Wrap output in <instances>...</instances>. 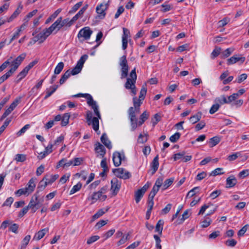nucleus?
I'll return each instance as SVG.
<instances>
[{
    "mask_svg": "<svg viewBox=\"0 0 249 249\" xmlns=\"http://www.w3.org/2000/svg\"><path fill=\"white\" fill-rule=\"evenodd\" d=\"M58 85H53L52 87H50L49 89H47L46 95H45L44 99H46L48 97H49L52 94H53L58 88Z\"/></svg>",
    "mask_w": 249,
    "mask_h": 249,
    "instance_id": "nucleus-31",
    "label": "nucleus"
},
{
    "mask_svg": "<svg viewBox=\"0 0 249 249\" xmlns=\"http://www.w3.org/2000/svg\"><path fill=\"white\" fill-rule=\"evenodd\" d=\"M237 98H238V94L233 93L232 95L229 96L228 97V99H227V101L228 102L227 104H230L232 102L234 101Z\"/></svg>",
    "mask_w": 249,
    "mask_h": 249,
    "instance_id": "nucleus-62",
    "label": "nucleus"
},
{
    "mask_svg": "<svg viewBox=\"0 0 249 249\" xmlns=\"http://www.w3.org/2000/svg\"><path fill=\"white\" fill-rule=\"evenodd\" d=\"M49 231V228H46L39 231L34 236L33 239L35 240H39L42 238L44 235Z\"/></svg>",
    "mask_w": 249,
    "mask_h": 249,
    "instance_id": "nucleus-21",
    "label": "nucleus"
},
{
    "mask_svg": "<svg viewBox=\"0 0 249 249\" xmlns=\"http://www.w3.org/2000/svg\"><path fill=\"white\" fill-rule=\"evenodd\" d=\"M50 35V33L46 28L43 30L41 32L38 34L35 37V42L38 41L39 43H41L44 42L47 37H48Z\"/></svg>",
    "mask_w": 249,
    "mask_h": 249,
    "instance_id": "nucleus-16",
    "label": "nucleus"
},
{
    "mask_svg": "<svg viewBox=\"0 0 249 249\" xmlns=\"http://www.w3.org/2000/svg\"><path fill=\"white\" fill-rule=\"evenodd\" d=\"M73 97H84L87 100V103L91 106L93 109L96 117L92 118V113L90 111H87L86 113V120L88 125L92 124L93 129L96 132L99 130V119H101V116L99 110L98 106L95 101L93 100L92 96L88 93H78L72 95Z\"/></svg>",
    "mask_w": 249,
    "mask_h": 249,
    "instance_id": "nucleus-2",
    "label": "nucleus"
},
{
    "mask_svg": "<svg viewBox=\"0 0 249 249\" xmlns=\"http://www.w3.org/2000/svg\"><path fill=\"white\" fill-rule=\"evenodd\" d=\"M130 232H127L126 234H124L123 231L119 230L118 231L115 235L116 238H119L120 239L117 242V246L118 247L124 245L127 241L130 238Z\"/></svg>",
    "mask_w": 249,
    "mask_h": 249,
    "instance_id": "nucleus-5",
    "label": "nucleus"
},
{
    "mask_svg": "<svg viewBox=\"0 0 249 249\" xmlns=\"http://www.w3.org/2000/svg\"><path fill=\"white\" fill-rule=\"evenodd\" d=\"M12 221L9 220H6L1 223L0 229L5 230L8 225L12 224Z\"/></svg>",
    "mask_w": 249,
    "mask_h": 249,
    "instance_id": "nucleus-61",
    "label": "nucleus"
},
{
    "mask_svg": "<svg viewBox=\"0 0 249 249\" xmlns=\"http://www.w3.org/2000/svg\"><path fill=\"white\" fill-rule=\"evenodd\" d=\"M147 92V89L144 87H142V88L141 89L140 95L139 97V99H140V100H143L145 96L146 95Z\"/></svg>",
    "mask_w": 249,
    "mask_h": 249,
    "instance_id": "nucleus-49",
    "label": "nucleus"
},
{
    "mask_svg": "<svg viewBox=\"0 0 249 249\" xmlns=\"http://www.w3.org/2000/svg\"><path fill=\"white\" fill-rule=\"evenodd\" d=\"M121 186V182L117 178H113L111 181V191L114 196H116L119 191Z\"/></svg>",
    "mask_w": 249,
    "mask_h": 249,
    "instance_id": "nucleus-14",
    "label": "nucleus"
},
{
    "mask_svg": "<svg viewBox=\"0 0 249 249\" xmlns=\"http://www.w3.org/2000/svg\"><path fill=\"white\" fill-rule=\"evenodd\" d=\"M149 115V113L146 111H144L141 115L139 118L140 120L139 121H137V126L142 125L144 122L148 119Z\"/></svg>",
    "mask_w": 249,
    "mask_h": 249,
    "instance_id": "nucleus-27",
    "label": "nucleus"
},
{
    "mask_svg": "<svg viewBox=\"0 0 249 249\" xmlns=\"http://www.w3.org/2000/svg\"><path fill=\"white\" fill-rule=\"evenodd\" d=\"M14 72L9 70L5 74L0 77L3 82L7 80Z\"/></svg>",
    "mask_w": 249,
    "mask_h": 249,
    "instance_id": "nucleus-59",
    "label": "nucleus"
},
{
    "mask_svg": "<svg viewBox=\"0 0 249 249\" xmlns=\"http://www.w3.org/2000/svg\"><path fill=\"white\" fill-rule=\"evenodd\" d=\"M26 56V53H23L18 56L13 61H12L11 64L12 67L10 70L14 73V72L17 70L18 67L21 64L22 62L24 60Z\"/></svg>",
    "mask_w": 249,
    "mask_h": 249,
    "instance_id": "nucleus-11",
    "label": "nucleus"
},
{
    "mask_svg": "<svg viewBox=\"0 0 249 249\" xmlns=\"http://www.w3.org/2000/svg\"><path fill=\"white\" fill-rule=\"evenodd\" d=\"M180 137V134L179 132H176L170 137V141L172 142H175L179 139Z\"/></svg>",
    "mask_w": 249,
    "mask_h": 249,
    "instance_id": "nucleus-54",
    "label": "nucleus"
},
{
    "mask_svg": "<svg viewBox=\"0 0 249 249\" xmlns=\"http://www.w3.org/2000/svg\"><path fill=\"white\" fill-rule=\"evenodd\" d=\"M233 51L234 49L232 48H229L226 49L225 51L221 53V58H225L228 57L231 54Z\"/></svg>",
    "mask_w": 249,
    "mask_h": 249,
    "instance_id": "nucleus-36",
    "label": "nucleus"
},
{
    "mask_svg": "<svg viewBox=\"0 0 249 249\" xmlns=\"http://www.w3.org/2000/svg\"><path fill=\"white\" fill-rule=\"evenodd\" d=\"M101 141L102 142L108 149L112 148V145L110 141L108 140L106 134L104 133L101 137Z\"/></svg>",
    "mask_w": 249,
    "mask_h": 249,
    "instance_id": "nucleus-26",
    "label": "nucleus"
},
{
    "mask_svg": "<svg viewBox=\"0 0 249 249\" xmlns=\"http://www.w3.org/2000/svg\"><path fill=\"white\" fill-rule=\"evenodd\" d=\"M64 66V64L62 62H59L57 66H56L54 73L55 74H59L61 71H62L63 68Z\"/></svg>",
    "mask_w": 249,
    "mask_h": 249,
    "instance_id": "nucleus-44",
    "label": "nucleus"
},
{
    "mask_svg": "<svg viewBox=\"0 0 249 249\" xmlns=\"http://www.w3.org/2000/svg\"><path fill=\"white\" fill-rule=\"evenodd\" d=\"M159 166L158 156H156L153 159L151 163V168L152 170V175H154L157 171Z\"/></svg>",
    "mask_w": 249,
    "mask_h": 249,
    "instance_id": "nucleus-23",
    "label": "nucleus"
},
{
    "mask_svg": "<svg viewBox=\"0 0 249 249\" xmlns=\"http://www.w3.org/2000/svg\"><path fill=\"white\" fill-rule=\"evenodd\" d=\"M39 203L40 200L38 199V196L35 194L32 197L27 207L31 209L32 213H34L38 209Z\"/></svg>",
    "mask_w": 249,
    "mask_h": 249,
    "instance_id": "nucleus-9",
    "label": "nucleus"
},
{
    "mask_svg": "<svg viewBox=\"0 0 249 249\" xmlns=\"http://www.w3.org/2000/svg\"><path fill=\"white\" fill-rule=\"evenodd\" d=\"M143 100H140V99H137L136 97L133 98V108L137 112H140V106L142 103Z\"/></svg>",
    "mask_w": 249,
    "mask_h": 249,
    "instance_id": "nucleus-28",
    "label": "nucleus"
},
{
    "mask_svg": "<svg viewBox=\"0 0 249 249\" xmlns=\"http://www.w3.org/2000/svg\"><path fill=\"white\" fill-rule=\"evenodd\" d=\"M147 134H145L143 135L142 134H140L138 139V142L141 143H143L147 141Z\"/></svg>",
    "mask_w": 249,
    "mask_h": 249,
    "instance_id": "nucleus-48",
    "label": "nucleus"
},
{
    "mask_svg": "<svg viewBox=\"0 0 249 249\" xmlns=\"http://www.w3.org/2000/svg\"><path fill=\"white\" fill-rule=\"evenodd\" d=\"M62 9L59 8L56 10L51 16H50L46 20L45 23H50L52 20L56 18L58 14L61 12Z\"/></svg>",
    "mask_w": 249,
    "mask_h": 249,
    "instance_id": "nucleus-32",
    "label": "nucleus"
},
{
    "mask_svg": "<svg viewBox=\"0 0 249 249\" xmlns=\"http://www.w3.org/2000/svg\"><path fill=\"white\" fill-rule=\"evenodd\" d=\"M219 107L220 105L218 103L213 105L210 109V113L211 114H213L219 109Z\"/></svg>",
    "mask_w": 249,
    "mask_h": 249,
    "instance_id": "nucleus-53",
    "label": "nucleus"
},
{
    "mask_svg": "<svg viewBox=\"0 0 249 249\" xmlns=\"http://www.w3.org/2000/svg\"><path fill=\"white\" fill-rule=\"evenodd\" d=\"M211 222H212V220L209 218H207L204 219L202 222L201 226L203 228H207L211 224Z\"/></svg>",
    "mask_w": 249,
    "mask_h": 249,
    "instance_id": "nucleus-63",
    "label": "nucleus"
},
{
    "mask_svg": "<svg viewBox=\"0 0 249 249\" xmlns=\"http://www.w3.org/2000/svg\"><path fill=\"white\" fill-rule=\"evenodd\" d=\"M123 34L122 35V49L125 50L127 47L128 38L130 37V34L128 29L125 28H123Z\"/></svg>",
    "mask_w": 249,
    "mask_h": 249,
    "instance_id": "nucleus-15",
    "label": "nucleus"
},
{
    "mask_svg": "<svg viewBox=\"0 0 249 249\" xmlns=\"http://www.w3.org/2000/svg\"><path fill=\"white\" fill-rule=\"evenodd\" d=\"M124 154H121L119 152H115L113 154V162L116 167H118L121 164L122 160L124 159Z\"/></svg>",
    "mask_w": 249,
    "mask_h": 249,
    "instance_id": "nucleus-17",
    "label": "nucleus"
},
{
    "mask_svg": "<svg viewBox=\"0 0 249 249\" xmlns=\"http://www.w3.org/2000/svg\"><path fill=\"white\" fill-rule=\"evenodd\" d=\"M174 181V178H170L167 179L164 182L162 189L163 190L167 189L173 182Z\"/></svg>",
    "mask_w": 249,
    "mask_h": 249,
    "instance_id": "nucleus-43",
    "label": "nucleus"
},
{
    "mask_svg": "<svg viewBox=\"0 0 249 249\" xmlns=\"http://www.w3.org/2000/svg\"><path fill=\"white\" fill-rule=\"evenodd\" d=\"M102 196V195H101V192H95L93 193V194L92 195L91 199L92 200V203H94L98 199H101V197Z\"/></svg>",
    "mask_w": 249,
    "mask_h": 249,
    "instance_id": "nucleus-47",
    "label": "nucleus"
},
{
    "mask_svg": "<svg viewBox=\"0 0 249 249\" xmlns=\"http://www.w3.org/2000/svg\"><path fill=\"white\" fill-rule=\"evenodd\" d=\"M28 71H29L25 68H24V69L18 75V79L16 81V83H18L21 79L24 78L27 74Z\"/></svg>",
    "mask_w": 249,
    "mask_h": 249,
    "instance_id": "nucleus-33",
    "label": "nucleus"
},
{
    "mask_svg": "<svg viewBox=\"0 0 249 249\" xmlns=\"http://www.w3.org/2000/svg\"><path fill=\"white\" fill-rule=\"evenodd\" d=\"M82 186V184L81 182H79L76 185H74L72 189L71 190L70 192V195H72L76 192H78L80 190Z\"/></svg>",
    "mask_w": 249,
    "mask_h": 249,
    "instance_id": "nucleus-38",
    "label": "nucleus"
},
{
    "mask_svg": "<svg viewBox=\"0 0 249 249\" xmlns=\"http://www.w3.org/2000/svg\"><path fill=\"white\" fill-rule=\"evenodd\" d=\"M163 224L164 221L160 219L158 221L156 225L155 231L158 232L160 235L162 234Z\"/></svg>",
    "mask_w": 249,
    "mask_h": 249,
    "instance_id": "nucleus-30",
    "label": "nucleus"
},
{
    "mask_svg": "<svg viewBox=\"0 0 249 249\" xmlns=\"http://www.w3.org/2000/svg\"><path fill=\"white\" fill-rule=\"evenodd\" d=\"M191 210L189 209L186 210L184 212L182 215V217L180 220V221L178 222V224L182 223L185 219H187L191 215Z\"/></svg>",
    "mask_w": 249,
    "mask_h": 249,
    "instance_id": "nucleus-39",
    "label": "nucleus"
},
{
    "mask_svg": "<svg viewBox=\"0 0 249 249\" xmlns=\"http://www.w3.org/2000/svg\"><path fill=\"white\" fill-rule=\"evenodd\" d=\"M113 172L116 177L124 179H128L131 177L129 172L125 171L124 169L122 168L114 169L113 170Z\"/></svg>",
    "mask_w": 249,
    "mask_h": 249,
    "instance_id": "nucleus-12",
    "label": "nucleus"
},
{
    "mask_svg": "<svg viewBox=\"0 0 249 249\" xmlns=\"http://www.w3.org/2000/svg\"><path fill=\"white\" fill-rule=\"evenodd\" d=\"M23 8V6L21 4H19L17 9L14 11L13 14L8 19L7 22H11L14 18H15L21 12Z\"/></svg>",
    "mask_w": 249,
    "mask_h": 249,
    "instance_id": "nucleus-24",
    "label": "nucleus"
},
{
    "mask_svg": "<svg viewBox=\"0 0 249 249\" xmlns=\"http://www.w3.org/2000/svg\"><path fill=\"white\" fill-rule=\"evenodd\" d=\"M59 177L58 175H46L39 182L38 188L44 189L48 184H51L54 182Z\"/></svg>",
    "mask_w": 249,
    "mask_h": 249,
    "instance_id": "nucleus-6",
    "label": "nucleus"
},
{
    "mask_svg": "<svg viewBox=\"0 0 249 249\" xmlns=\"http://www.w3.org/2000/svg\"><path fill=\"white\" fill-rule=\"evenodd\" d=\"M35 187L36 184L35 183V179L32 178L30 179L26 185V187L25 188V190L27 192V194L29 195L32 193L34 191Z\"/></svg>",
    "mask_w": 249,
    "mask_h": 249,
    "instance_id": "nucleus-22",
    "label": "nucleus"
},
{
    "mask_svg": "<svg viewBox=\"0 0 249 249\" xmlns=\"http://www.w3.org/2000/svg\"><path fill=\"white\" fill-rule=\"evenodd\" d=\"M202 117V113L201 112H198L195 115L191 116L189 120L192 124H195L197 122L199 121Z\"/></svg>",
    "mask_w": 249,
    "mask_h": 249,
    "instance_id": "nucleus-29",
    "label": "nucleus"
},
{
    "mask_svg": "<svg viewBox=\"0 0 249 249\" xmlns=\"http://www.w3.org/2000/svg\"><path fill=\"white\" fill-rule=\"evenodd\" d=\"M30 127V125L29 124H26L24 125L20 130H19L17 133V135L18 136H20L23 134H24L26 130L29 129Z\"/></svg>",
    "mask_w": 249,
    "mask_h": 249,
    "instance_id": "nucleus-58",
    "label": "nucleus"
},
{
    "mask_svg": "<svg viewBox=\"0 0 249 249\" xmlns=\"http://www.w3.org/2000/svg\"><path fill=\"white\" fill-rule=\"evenodd\" d=\"M71 72H70V70H69L67 71L64 74L61 76L59 83L60 85H62L65 83V82L68 79V78L71 76Z\"/></svg>",
    "mask_w": 249,
    "mask_h": 249,
    "instance_id": "nucleus-34",
    "label": "nucleus"
},
{
    "mask_svg": "<svg viewBox=\"0 0 249 249\" xmlns=\"http://www.w3.org/2000/svg\"><path fill=\"white\" fill-rule=\"evenodd\" d=\"M137 80V74L136 73V69L134 68L131 71L129 74V77L126 79L124 87L126 89H129L130 88L135 86Z\"/></svg>",
    "mask_w": 249,
    "mask_h": 249,
    "instance_id": "nucleus-8",
    "label": "nucleus"
},
{
    "mask_svg": "<svg viewBox=\"0 0 249 249\" xmlns=\"http://www.w3.org/2000/svg\"><path fill=\"white\" fill-rule=\"evenodd\" d=\"M223 170V169L221 168H217L212 171L211 173V176H216L217 175H220L224 174V172H222L221 171Z\"/></svg>",
    "mask_w": 249,
    "mask_h": 249,
    "instance_id": "nucleus-57",
    "label": "nucleus"
},
{
    "mask_svg": "<svg viewBox=\"0 0 249 249\" xmlns=\"http://www.w3.org/2000/svg\"><path fill=\"white\" fill-rule=\"evenodd\" d=\"M14 202V198L12 197H9L6 199L5 202L2 205V207L9 206L10 207L11 204Z\"/></svg>",
    "mask_w": 249,
    "mask_h": 249,
    "instance_id": "nucleus-55",
    "label": "nucleus"
},
{
    "mask_svg": "<svg viewBox=\"0 0 249 249\" xmlns=\"http://www.w3.org/2000/svg\"><path fill=\"white\" fill-rule=\"evenodd\" d=\"M236 183L237 179L233 176H231L227 178L226 185L227 188H231L234 186Z\"/></svg>",
    "mask_w": 249,
    "mask_h": 249,
    "instance_id": "nucleus-25",
    "label": "nucleus"
},
{
    "mask_svg": "<svg viewBox=\"0 0 249 249\" xmlns=\"http://www.w3.org/2000/svg\"><path fill=\"white\" fill-rule=\"evenodd\" d=\"M26 159V155L24 154H17L16 155V157L15 160L17 162H23Z\"/></svg>",
    "mask_w": 249,
    "mask_h": 249,
    "instance_id": "nucleus-50",
    "label": "nucleus"
},
{
    "mask_svg": "<svg viewBox=\"0 0 249 249\" xmlns=\"http://www.w3.org/2000/svg\"><path fill=\"white\" fill-rule=\"evenodd\" d=\"M153 237L156 241V248L157 249H161V245L160 244L161 240H160V237L156 234L154 235Z\"/></svg>",
    "mask_w": 249,
    "mask_h": 249,
    "instance_id": "nucleus-52",
    "label": "nucleus"
},
{
    "mask_svg": "<svg viewBox=\"0 0 249 249\" xmlns=\"http://www.w3.org/2000/svg\"><path fill=\"white\" fill-rule=\"evenodd\" d=\"M62 17L58 18L57 20L48 28H47L50 34L53 32L54 33H57L62 27L61 24Z\"/></svg>",
    "mask_w": 249,
    "mask_h": 249,
    "instance_id": "nucleus-13",
    "label": "nucleus"
},
{
    "mask_svg": "<svg viewBox=\"0 0 249 249\" xmlns=\"http://www.w3.org/2000/svg\"><path fill=\"white\" fill-rule=\"evenodd\" d=\"M31 239V236L28 235L26 236L22 241V244L20 249H25L28 244L29 242Z\"/></svg>",
    "mask_w": 249,
    "mask_h": 249,
    "instance_id": "nucleus-41",
    "label": "nucleus"
},
{
    "mask_svg": "<svg viewBox=\"0 0 249 249\" xmlns=\"http://www.w3.org/2000/svg\"><path fill=\"white\" fill-rule=\"evenodd\" d=\"M74 23V21H72V19L70 20L69 18H67L66 19H64L63 20H62V18L61 19V24H62V27L64 26H67L68 27H70Z\"/></svg>",
    "mask_w": 249,
    "mask_h": 249,
    "instance_id": "nucleus-46",
    "label": "nucleus"
},
{
    "mask_svg": "<svg viewBox=\"0 0 249 249\" xmlns=\"http://www.w3.org/2000/svg\"><path fill=\"white\" fill-rule=\"evenodd\" d=\"M73 97H84L87 100V103L91 106L93 109L96 117L92 118V113L90 111H87L86 113V120L88 125L92 124L93 129L96 132L99 130V119H101V116L99 110L98 106L95 101L93 100L92 96L88 93H78L72 95Z\"/></svg>",
    "mask_w": 249,
    "mask_h": 249,
    "instance_id": "nucleus-1",
    "label": "nucleus"
},
{
    "mask_svg": "<svg viewBox=\"0 0 249 249\" xmlns=\"http://www.w3.org/2000/svg\"><path fill=\"white\" fill-rule=\"evenodd\" d=\"M92 33V31L89 28V27H85L79 31L77 35V37L79 39L80 38H82L83 40H88L90 38Z\"/></svg>",
    "mask_w": 249,
    "mask_h": 249,
    "instance_id": "nucleus-10",
    "label": "nucleus"
},
{
    "mask_svg": "<svg viewBox=\"0 0 249 249\" xmlns=\"http://www.w3.org/2000/svg\"><path fill=\"white\" fill-rule=\"evenodd\" d=\"M88 58V56L87 54H84L80 57L76 66L71 71H70V72H71V75H74L80 72L84 64Z\"/></svg>",
    "mask_w": 249,
    "mask_h": 249,
    "instance_id": "nucleus-7",
    "label": "nucleus"
},
{
    "mask_svg": "<svg viewBox=\"0 0 249 249\" xmlns=\"http://www.w3.org/2000/svg\"><path fill=\"white\" fill-rule=\"evenodd\" d=\"M200 190L199 187H195L192 189H191L190 191H189V192L187 193L186 197H191L195 196L196 194H197L199 193Z\"/></svg>",
    "mask_w": 249,
    "mask_h": 249,
    "instance_id": "nucleus-37",
    "label": "nucleus"
},
{
    "mask_svg": "<svg viewBox=\"0 0 249 249\" xmlns=\"http://www.w3.org/2000/svg\"><path fill=\"white\" fill-rule=\"evenodd\" d=\"M160 115L158 113L155 114L154 116V119H153L152 121L153 126H155L156 124H157V123L160 121Z\"/></svg>",
    "mask_w": 249,
    "mask_h": 249,
    "instance_id": "nucleus-60",
    "label": "nucleus"
},
{
    "mask_svg": "<svg viewBox=\"0 0 249 249\" xmlns=\"http://www.w3.org/2000/svg\"><path fill=\"white\" fill-rule=\"evenodd\" d=\"M21 97H18L15 99V100L11 104L9 108L12 111L21 102Z\"/></svg>",
    "mask_w": 249,
    "mask_h": 249,
    "instance_id": "nucleus-40",
    "label": "nucleus"
},
{
    "mask_svg": "<svg viewBox=\"0 0 249 249\" xmlns=\"http://www.w3.org/2000/svg\"><path fill=\"white\" fill-rule=\"evenodd\" d=\"M119 66L121 67V78L124 79L128 75L129 67L125 55H124L120 58Z\"/></svg>",
    "mask_w": 249,
    "mask_h": 249,
    "instance_id": "nucleus-3",
    "label": "nucleus"
},
{
    "mask_svg": "<svg viewBox=\"0 0 249 249\" xmlns=\"http://www.w3.org/2000/svg\"><path fill=\"white\" fill-rule=\"evenodd\" d=\"M215 101L218 104L219 103L221 105L228 103V102L227 101V98L224 95H222V96H220V97L216 98L215 99Z\"/></svg>",
    "mask_w": 249,
    "mask_h": 249,
    "instance_id": "nucleus-51",
    "label": "nucleus"
},
{
    "mask_svg": "<svg viewBox=\"0 0 249 249\" xmlns=\"http://www.w3.org/2000/svg\"><path fill=\"white\" fill-rule=\"evenodd\" d=\"M95 145L96 152L99 154L100 156L103 158L106 154V149L104 146L99 142H97Z\"/></svg>",
    "mask_w": 249,
    "mask_h": 249,
    "instance_id": "nucleus-20",
    "label": "nucleus"
},
{
    "mask_svg": "<svg viewBox=\"0 0 249 249\" xmlns=\"http://www.w3.org/2000/svg\"><path fill=\"white\" fill-rule=\"evenodd\" d=\"M245 60V57H239L237 55H234L233 56L231 57L230 58L227 60V64L228 65H230L235 64V63L240 61H241V63H243Z\"/></svg>",
    "mask_w": 249,
    "mask_h": 249,
    "instance_id": "nucleus-19",
    "label": "nucleus"
},
{
    "mask_svg": "<svg viewBox=\"0 0 249 249\" xmlns=\"http://www.w3.org/2000/svg\"><path fill=\"white\" fill-rule=\"evenodd\" d=\"M108 8V4L107 3H101L98 5L96 8V11L99 16L101 18H104L106 16V10Z\"/></svg>",
    "mask_w": 249,
    "mask_h": 249,
    "instance_id": "nucleus-18",
    "label": "nucleus"
},
{
    "mask_svg": "<svg viewBox=\"0 0 249 249\" xmlns=\"http://www.w3.org/2000/svg\"><path fill=\"white\" fill-rule=\"evenodd\" d=\"M18 227V225L17 224L12 223L11 226L9 227V230L14 233H17Z\"/></svg>",
    "mask_w": 249,
    "mask_h": 249,
    "instance_id": "nucleus-64",
    "label": "nucleus"
},
{
    "mask_svg": "<svg viewBox=\"0 0 249 249\" xmlns=\"http://www.w3.org/2000/svg\"><path fill=\"white\" fill-rule=\"evenodd\" d=\"M70 117V115L68 113H65L64 114L61 119L62 126H66L69 123Z\"/></svg>",
    "mask_w": 249,
    "mask_h": 249,
    "instance_id": "nucleus-42",
    "label": "nucleus"
},
{
    "mask_svg": "<svg viewBox=\"0 0 249 249\" xmlns=\"http://www.w3.org/2000/svg\"><path fill=\"white\" fill-rule=\"evenodd\" d=\"M133 108V107H130L128 110V118L130 121V124L132 130L134 131L137 127V115L140 112H137Z\"/></svg>",
    "mask_w": 249,
    "mask_h": 249,
    "instance_id": "nucleus-4",
    "label": "nucleus"
},
{
    "mask_svg": "<svg viewBox=\"0 0 249 249\" xmlns=\"http://www.w3.org/2000/svg\"><path fill=\"white\" fill-rule=\"evenodd\" d=\"M221 48L219 47L215 48L211 53V56L213 59L217 57L220 53Z\"/></svg>",
    "mask_w": 249,
    "mask_h": 249,
    "instance_id": "nucleus-56",
    "label": "nucleus"
},
{
    "mask_svg": "<svg viewBox=\"0 0 249 249\" xmlns=\"http://www.w3.org/2000/svg\"><path fill=\"white\" fill-rule=\"evenodd\" d=\"M144 192H142L141 190H138L135 194V199L136 202L138 203L141 200V198L142 197L143 195L144 194Z\"/></svg>",
    "mask_w": 249,
    "mask_h": 249,
    "instance_id": "nucleus-35",
    "label": "nucleus"
},
{
    "mask_svg": "<svg viewBox=\"0 0 249 249\" xmlns=\"http://www.w3.org/2000/svg\"><path fill=\"white\" fill-rule=\"evenodd\" d=\"M220 141V139L219 137H213L210 139V143L211 144V147H213L216 144H217Z\"/></svg>",
    "mask_w": 249,
    "mask_h": 249,
    "instance_id": "nucleus-45",
    "label": "nucleus"
}]
</instances>
